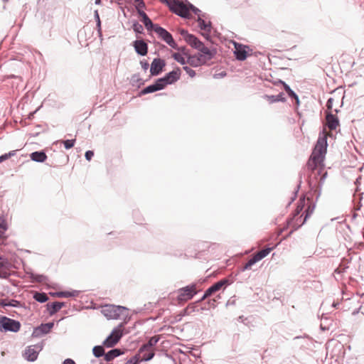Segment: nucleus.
<instances>
[{"mask_svg":"<svg viewBox=\"0 0 364 364\" xmlns=\"http://www.w3.org/2000/svg\"><path fill=\"white\" fill-rule=\"evenodd\" d=\"M264 97L267 100V101L269 102V103H274V102H285L286 101V97H284V95L283 92H280L279 93L278 95H265L264 96Z\"/></svg>","mask_w":364,"mask_h":364,"instance_id":"obj_26","label":"nucleus"},{"mask_svg":"<svg viewBox=\"0 0 364 364\" xmlns=\"http://www.w3.org/2000/svg\"><path fill=\"white\" fill-rule=\"evenodd\" d=\"M16 154V150H13L9 151V153L4 154L0 156V163L9 159L10 157L15 156Z\"/></svg>","mask_w":364,"mask_h":364,"instance_id":"obj_41","label":"nucleus"},{"mask_svg":"<svg viewBox=\"0 0 364 364\" xmlns=\"http://www.w3.org/2000/svg\"><path fill=\"white\" fill-rule=\"evenodd\" d=\"M147 30L149 31H154L166 43L168 41L171 37V34L168 32L165 28L159 26V24H144Z\"/></svg>","mask_w":364,"mask_h":364,"instance_id":"obj_12","label":"nucleus"},{"mask_svg":"<svg viewBox=\"0 0 364 364\" xmlns=\"http://www.w3.org/2000/svg\"><path fill=\"white\" fill-rule=\"evenodd\" d=\"M122 354V351L119 348H114L109 350L107 353L105 354L104 358L107 362H110L114 360L115 358L121 355Z\"/></svg>","mask_w":364,"mask_h":364,"instance_id":"obj_25","label":"nucleus"},{"mask_svg":"<svg viewBox=\"0 0 364 364\" xmlns=\"http://www.w3.org/2000/svg\"><path fill=\"white\" fill-rule=\"evenodd\" d=\"M183 69L186 72V73L191 77H193L196 76V71L193 69H191L188 66H183Z\"/></svg>","mask_w":364,"mask_h":364,"instance_id":"obj_47","label":"nucleus"},{"mask_svg":"<svg viewBox=\"0 0 364 364\" xmlns=\"http://www.w3.org/2000/svg\"><path fill=\"white\" fill-rule=\"evenodd\" d=\"M203 62L200 57L198 55H188V60H186V63H188L192 67H198Z\"/></svg>","mask_w":364,"mask_h":364,"instance_id":"obj_29","label":"nucleus"},{"mask_svg":"<svg viewBox=\"0 0 364 364\" xmlns=\"http://www.w3.org/2000/svg\"><path fill=\"white\" fill-rule=\"evenodd\" d=\"M308 183H309V191L308 194L310 196L307 197V201H308L309 204H308L307 208L305 210V216H304V219L302 220V222L301 224H298L296 225H295L294 230H291L289 232V236L291 234H292L293 232L298 230L301 225H303L306 222L307 219L311 215V214L313 213V212L315 209L316 204L314 202L312 201V198H311V197L313 198L315 196L316 201L318 200V199H316V196L318 194V191L319 190L318 183H314L313 180L311 178H310Z\"/></svg>","mask_w":364,"mask_h":364,"instance_id":"obj_3","label":"nucleus"},{"mask_svg":"<svg viewBox=\"0 0 364 364\" xmlns=\"http://www.w3.org/2000/svg\"><path fill=\"white\" fill-rule=\"evenodd\" d=\"M21 328V323L18 321L8 318L4 316H0V331L14 333L18 332Z\"/></svg>","mask_w":364,"mask_h":364,"instance_id":"obj_7","label":"nucleus"},{"mask_svg":"<svg viewBox=\"0 0 364 364\" xmlns=\"http://www.w3.org/2000/svg\"><path fill=\"white\" fill-rule=\"evenodd\" d=\"M94 156V152L92 151L88 150L85 154V157L87 161H90Z\"/></svg>","mask_w":364,"mask_h":364,"instance_id":"obj_55","label":"nucleus"},{"mask_svg":"<svg viewBox=\"0 0 364 364\" xmlns=\"http://www.w3.org/2000/svg\"><path fill=\"white\" fill-rule=\"evenodd\" d=\"M166 66V61L164 59L156 58H154L151 64L150 73L152 76L160 75L164 68Z\"/></svg>","mask_w":364,"mask_h":364,"instance_id":"obj_14","label":"nucleus"},{"mask_svg":"<svg viewBox=\"0 0 364 364\" xmlns=\"http://www.w3.org/2000/svg\"><path fill=\"white\" fill-rule=\"evenodd\" d=\"M198 50L200 51L198 55L203 63H205L208 60H210L216 54L215 49H210L209 48L205 46L203 43Z\"/></svg>","mask_w":364,"mask_h":364,"instance_id":"obj_17","label":"nucleus"},{"mask_svg":"<svg viewBox=\"0 0 364 364\" xmlns=\"http://www.w3.org/2000/svg\"><path fill=\"white\" fill-rule=\"evenodd\" d=\"M161 338L160 335L154 336L151 337L146 343L143 344L139 349L138 353L139 354L149 350L152 347L156 345Z\"/></svg>","mask_w":364,"mask_h":364,"instance_id":"obj_21","label":"nucleus"},{"mask_svg":"<svg viewBox=\"0 0 364 364\" xmlns=\"http://www.w3.org/2000/svg\"><path fill=\"white\" fill-rule=\"evenodd\" d=\"M187 308H190L188 309V314L189 315L193 313V312H195L196 311H198V309H197V303H191L190 304H188L187 306Z\"/></svg>","mask_w":364,"mask_h":364,"instance_id":"obj_49","label":"nucleus"},{"mask_svg":"<svg viewBox=\"0 0 364 364\" xmlns=\"http://www.w3.org/2000/svg\"><path fill=\"white\" fill-rule=\"evenodd\" d=\"M132 25H133V29L136 33H142V31L144 30L143 24H132Z\"/></svg>","mask_w":364,"mask_h":364,"instance_id":"obj_50","label":"nucleus"},{"mask_svg":"<svg viewBox=\"0 0 364 364\" xmlns=\"http://www.w3.org/2000/svg\"><path fill=\"white\" fill-rule=\"evenodd\" d=\"M327 134L326 131L323 129L322 132L319 133L314 150L311 157L312 164L309 163V166L311 167L313 173L315 175L314 177L317 178L318 176H320L318 179L319 190L318 191L316 199H318V198L321 196V188L327 176V172L323 171V167H321L319 168H317L318 166L320 164H322V166H323V163L327 151Z\"/></svg>","mask_w":364,"mask_h":364,"instance_id":"obj_1","label":"nucleus"},{"mask_svg":"<svg viewBox=\"0 0 364 364\" xmlns=\"http://www.w3.org/2000/svg\"><path fill=\"white\" fill-rule=\"evenodd\" d=\"M141 363L140 354L138 353L131 357L124 364H139Z\"/></svg>","mask_w":364,"mask_h":364,"instance_id":"obj_37","label":"nucleus"},{"mask_svg":"<svg viewBox=\"0 0 364 364\" xmlns=\"http://www.w3.org/2000/svg\"><path fill=\"white\" fill-rule=\"evenodd\" d=\"M154 85L155 87H156V89L157 91L164 89L166 85H168L167 82H166L164 77H160V78H158L157 80H156L155 82H154Z\"/></svg>","mask_w":364,"mask_h":364,"instance_id":"obj_34","label":"nucleus"},{"mask_svg":"<svg viewBox=\"0 0 364 364\" xmlns=\"http://www.w3.org/2000/svg\"><path fill=\"white\" fill-rule=\"evenodd\" d=\"M218 283H220V284L219 286H220V287L221 289L223 287H228V285L231 284L232 282L230 281L227 278H224V279H222L219 280L218 282Z\"/></svg>","mask_w":364,"mask_h":364,"instance_id":"obj_46","label":"nucleus"},{"mask_svg":"<svg viewBox=\"0 0 364 364\" xmlns=\"http://www.w3.org/2000/svg\"><path fill=\"white\" fill-rule=\"evenodd\" d=\"M65 306V302L54 301L52 303L47 304V309L50 316L56 314L61 308Z\"/></svg>","mask_w":364,"mask_h":364,"instance_id":"obj_23","label":"nucleus"},{"mask_svg":"<svg viewBox=\"0 0 364 364\" xmlns=\"http://www.w3.org/2000/svg\"><path fill=\"white\" fill-rule=\"evenodd\" d=\"M334 99L333 97H330L326 102V111H332L333 108V103Z\"/></svg>","mask_w":364,"mask_h":364,"instance_id":"obj_52","label":"nucleus"},{"mask_svg":"<svg viewBox=\"0 0 364 364\" xmlns=\"http://www.w3.org/2000/svg\"><path fill=\"white\" fill-rule=\"evenodd\" d=\"M176 50H178V51L183 53V54L185 55H187V56L188 55V53L186 52V48L184 46H183V47H178V48Z\"/></svg>","mask_w":364,"mask_h":364,"instance_id":"obj_62","label":"nucleus"},{"mask_svg":"<svg viewBox=\"0 0 364 364\" xmlns=\"http://www.w3.org/2000/svg\"><path fill=\"white\" fill-rule=\"evenodd\" d=\"M301 178H302V175H301V173H299V183H298V185L296 186V190L294 192V196L291 197V200L289 201V203L288 204L289 205L296 199V198L297 196V193H298V192L299 191V188H300L301 184Z\"/></svg>","mask_w":364,"mask_h":364,"instance_id":"obj_39","label":"nucleus"},{"mask_svg":"<svg viewBox=\"0 0 364 364\" xmlns=\"http://www.w3.org/2000/svg\"><path fill=\"white\" fill-rule=\"evenodd\" d=\"M326 126L330 130H335L339 126L338 118L333 114V111H326Z\"/></svg>","mask_w":364,"mask_h":364,"instance_id":"obj_18","label":"nucleus"},{"mask_svg":"<svg viewBox=\"0 0 364 364\" xmlns=\"http://www.w3.org/2000/svg\"><path fill=\"white\" fill-rule=\"evenodd\" d=\"M274 85L281 84L283 85L284 90L287 92L289 97L291 99L295 100L296 105H299V98L298 95L295 93L294 90L291 89V87L284 81L281 80H278L277 82L274 83Z\"/></svg>","mask_w":364,"mask_h":364,"instance_id":"obj_22","label":"nucleus"},{"mask_svg":"<svg viewBox=\"0 0 364 364\" xmlns=\"http://www.w3.org/2000/svg\"><path fill=\"white\" fill-rule=\"evenodd\" d=\"M102 24H85L82 29L78 32V36L80 38H85V41L92 42L97 38L100 41L102 38Z\"/></svg>","mask_w":364,"mask_h":364,"instance_id":"obj_5","label":"nucleus"},{"mask_svg":"<svg viewBox=\"0 0 364 364\" xmlns=\"http://www.w3.org/2000/svg\"><path fill=\"white\" fill-rule=\"evenodd\" d=\"M33 299L40 303H45L49 299L48 295L46 293L38 291L35 292Z\"/></svg>","mask_w":364,"mask_h":364,"instance_id":"obj_31","label":"nucleus"},{"mask_svg":"<svg viewBox=\"0 0 364 364\" xmlns=\"http://www.w3.org/2000/svg\"><path fill=\"white\" fill-rule=\"evenodd\" d=\"M305 205H306V196H303L300 198L299 203L297 205V207H296V210H294L293 217L291 218V223H293V221L295 220L296 217L299 216L300 213L304 209Z\"/></svg>","mask_w":364,"mask_h":364,"instance_id":"obj_27","label":"nucleus"},{"mask_svg":"<svg viewBox=\"0 0 364 364\" xmlns=\"http://www.w3.org/2000/svg\"><path fill=\"white\" fill-rule=\"evenodd\" d=\"M123 326L121 323L117 328L113 329L112 333L106 338L102 344L107 348H112L114 346L122 337V331L120 329Z\"/></svg>","mask_w":364,"mask_h":364,"instance_id":"obj_9","label":"nucleus"},{"mask_svg":"<svg viewBox=\"0 0 364 364\" xmlns=\"http://www.w3.org/2000/svg\"><path fill=\"white\" fill-rule=\"evenodd\" d=\"M272 247L263 248L262 250L255 253L254 255L259 262L263 258H264L266 256H267L269 254V252L272 250Z\"/></svg>","mask_w":364,"mask_h":364,"instance_id":"obj_30","label":"nucleus"},{"mask_svg":"<svg viewBox=\"0 0 364 364\" xmlns=\"http://www.w3.org/2000/svg\"><path fill=\"white\" fill-rule=\"evenodd\" d=\"M32 278L38 282H43L48 279L47 277L43 274L33 275Z\"/></svg>","mask_w":364,"mask_h":364,"instance_id":"obj_43","label":"nucleus"},{"mask_svg":"<svg viewBox=\"0 0 364 364\" xmlns=\"http://www.w3.org/2000/svg\"><path fill=\"white\" fill-rule=\"evenodd\" d=\"M132 82L134 83H137L139 85V87L141 85L144 84V81L139 77V75H134L132 77Z\"/></svg>","mask_w":364,"mask_h":364,"instance_id":"obj_44","label":"nucleus"},{"mask_svg":"<svg viewBox=\"0 0 364 364\" xmlns=\"http://www.w3.org/2000/svg\"><path fill=\"white\" fill-rule=\"evenodd\" d=\"M258 262V260L257 259V258L255 257V255H253L252 256V257L247 261V263L250 265H254L255 263H257Z\"/></svg>","mask_w":364,"mask_h":364,"instance_id":"obj_57","label":"nucleus"},{"mask_svg":"<svg viewBox=\"0 0 364 364\" xmlns=\"http://www.w3.org/2000/svg\"><path fill=\"white\" fill-rule=\"evenodd\" d=\"M8 226L5 220L2 219L0 220V233L4 234L7 230Z\"/></svg>","mask_w":364,"mask_h":364,"instance_id":"obj_45","label":"nucleus"},{"mask_svg":"<svg viewBox=\"0 0 364 364\" xmlns=\"http://www.w3.org/2000/svg\"><path fill=\"white\" fill-rule=\"evenodd\" d=\"M9 306L18 308L21 306V304L19 301H17L16 299H6V307Z\"/></svg>","mask_w":364,"mask_h":364,"instance_id":"obj_38","label":"nucleus"},{"mask_svg":"<svg viewBox=\"0 0 364 364\" xmlns=\"http://www.w3.org/2000/svg\"><path fill=\"white\" fill-rule=\"evenodd\" d=\"M62 364H76L75 362L71 358H66Z\"/></svg>","mask_w":364,"mask_h":364,"instance_id":"obj_60","label":"nucleus"},{"mask_svg":"<svg viewBox=\"0 0 364 364\" xmlns=\"http://www.w3.org/2000/svg\"><path fill=\"white\" fill-rule=\"evenodd\" d=\"M166 43L173 49L176 50L178 48V45L173 40V37H171L168 41H167Z\"/></svg>","mask_w":364,"mask_h":364,"instance_id":"obj_53","label":"nucleus"},{"mask_svg":"<svg viewBox=\"0 0 364 364\" xmlns=\"http://www.w3.org/2000/svg\"><path fill=\"white\" fill-rule=\"evenodd\" d=\"M220 283L215 282L213 285H211L209 288L205 290V296H210L216 291L220 289Z\"/></svg>","mask_w":364,"mask_h":364,"instance_id":"obj_32","label":"nucleus"},{"mask_svg":"<svg viewBox=\"0 0 364 364\" xmlns=\"http://www.w3.org/2000/svg\"><path fill=\"white\" fill-rule=\"evenodd\" d=\"M234 55L237 60L243 61L247 58V52L252 50L248 46L234 43Z\"/></svg>","mask_w":364,"mask_h":364,"instance_id":"obj_11","label":"nucleus"},{"mask_svg":"<svg viewBox=\"0 0 364 364\" xmlns=\"http://www.w3.org/2000/svg\"><path fill=\"white\" fill-rule=\"evenodd\" d=\"M126 311L127 309L122 306L107 304L102 306L101 312L107 319H117Z\"/></svg>","mask_w":364,"mask_h":364,"instance_id":"obj_6","label":"nucleus"},{"mask_svg":"<svg viewBox=\"0 0 364 364\" xmlns=\"http://www.w3.org/2000/svg\"><path fill=\"white\" fill-rule=\"evenodd\" d=\"M308 183H309V191L308 194L310 196L307 197V201H308L309 204H308L307 208L305 210V216H304V219L302 220V222L301 224H298L296 225H295L294 230H291L289 232V236L291 234H292L293 232L298 230L301 225H303L306 222L307 219L311 215V214L313 213V212L315 209L316 204L314 202L312 201V198H311V197L313 198L315 196L316 201L318 200V199H316V196L318 194V191L319 190L318 183H314L313 180L311 178H310Z\"/></svg>","mask_w":364,"mask_h":364,"instance_id":"obj_4","label":"nucleus"},{"mask_svg":"<svg viewBox=\"0 0 364 364\" xmlns=\"http://www.w3.org/2000/svg\"><path fill=\"white\" fill-rule=\"evenodd\" d=\"M301 217L302 216H300V217L297 216V217H296V218L293 221V223H291V219L289 220V223L290 225L292 226V230H294L295 225H296L298 224H301V222H302Z\"/></svg>","mask_w":364,"mask_h":364,"instance_id":"obj_48","label":"nucleus"},{"mask_svg":"<svg viewBox=\"0 0 364 364\" xmlns=\"http://www.w3.org/2000/svg\"><path fill=\"white\" fill-rule=\"evenodd\" d=\"M75 139H67L61 141V143L64 144L65 149H70L75 145Z\"/></svg>","mask_w":364,"mask_h":364,"instance_id":"obj_42","label":"nucleus"},{"mask_svg":"<svg viewBox=\"0 0 364 364\" xmlns=\"http://www.w3.org/2000/svg\"><path fill=\"white\" fill-rule=\"evenodd\" d=\"M181 34L185 41L195 49L198 50L203 43L196 36L188 33L187 31L181 30Z\"/></svg>","mask_w":364,"mask_h":364,"instance_id":"obj_13","label":"nucleus"},{"mask_svg":"<svg viewBox=\"0 0 364 364\" xmlns=\"http://www.w3.org/2000/svg\"><path fill=\"white\" fill-rule=\"evenodd\" d=\"M197 294L196 284H191L178 289L177 299L179 302L187 301Z\"/></svg>","mask_w":364,"mask_h":364,"instance_id":"obj_8","label":"nucleus"},{"mask_svg":"<svg viewBox=\"0 0 364 364\" xmlns=\"http://www.w3.org/2000/svg\"><path fill=\"white\" fill-rule=\"evenodd\" d=\"M141 15H142L143 18H144V23H152L151 21V20L148 18V16H146V14L145 13H142Z\"/></svg>","mask_w":364,"mask_h":364,"instance_id":"obj_61","label":"nucleus"},{"mask_svg":"<svg viewBox=\"0 0 364 364\" xmlns=\"http://www.w3.org/2000/svg\"><path fill=\"white\" fill-rule=\"evenodd\" d=\"M79 291H57L55 293L51 294L52 296H58L60 298H68L71 296H78Z\"/></svg>","mask_w":364,"mask_h":364,"instance_id":"obj_28","label":"nucleus"},{"mask_svg":"<svg viewBox=\"0 0 364 364\" xmlns=\"http://www.w3.org/2000/svg\"><path fill=\"white\" fill-rule=\"evenodd\" d=\"M140 64L141 65L142 69L144 70H146L149 67V63L145 60H141Z\"/></svg>","mask_w":364,"mask_h":364,"instance_id":"obj_56","label":"nucleus"},{"mask_svg":"<svg viewBox=\"0 0 364 364\" xmlns=\"http://www.w3.org/2000/svg\"><path fill=\"white\" fill-rule=\"evenodd\" d=\"M189 309L190 308L186 307L185 309H183V311H181V314L182 316H188V315H189V314H188V309Z\"/></svg>","mask_w":364,"mask_h":364,"instance_id":"obj_64","label":"nucleus"},{"mask_svg":"<svg viewBox=\"0 0 364 364\" xmlns=\"http://www.w3.org/2000/svg\"><path fill=\"white\" fill-rule=\"evenodd\" d=\"M10 276V273L5 269H0V278L1 279H8Z\"/></svg>","mask_w":364,"mask_h":364,"instance_id":"obj_54","label":"nucleus"},{"mask_svg":"<svg viewBox=\"0 0 364 364\" xmlns=\"http://www.w3.org/2000/svg\"><path fill=\"white\" fill-rule=\"evenodd\" d=\"M181 75V70L180 68L177 67L175 70L168 73L163 77L165 80L167 85H171L177 82Z\"/></svg>","mask_w":364,"mask_h":364,"instance_id":"obj_19","label":"nucleus"},{"mask_svg":"<svg viewBox=\"0 0 364 364\" xmlns=\"http://www.w3.org/2000/svg\"><path fill=\"white\" fill-rule=\"evenodd\" d=\"M0 306L6 308V299H0Z\"/></svg>","mask_w":364,"mask_h":364,"instance_id":"obj_63","label":"nucleus"},{"mask_svg":"<svg viewBox=\"0 0 364 364\" xmlns=\"http://www.w3.org/2000/svg\"><path fill=\"white\" fill-rule=\"evenodd\" d=\"M172 57L173 58L177 61L178 63H179L181 65H185L186 63V60L184 59L183 57H182V55L178 53H174L173 55H172Z\"/></svg>","mask_w":364,"mask_h":364,"instance_id":"obj_40","label":"nucleus"},{"mask_svg":"<svg viewBox=\"0 0 364 364\" xmlns=\"http://www.w3.org/2000/svg\"><path fill=\"white\" fill-rule=\"evenodd\" d=\"M202 36L207 40L211 36L219 37L220 33L213 27V24H198Z\"/></svg>","mask_w":364,"mask_h":364,"instance_id":"obj_15","label":"nucleus"},{"mask_svg":"<svg viewBox=\"0 0 364 364\" xmlns=\"http://www.w3.org/2000/svg\"><path fill=\"white\" fill-rule=\"evenodd\" d=\"M136 53L141 56H144L148 53V45L144 40H136L133 43Z\"/></svg>","mask_w":364,"mask_h":364,"instance_id":"obj_20","label":"nucleus"},{"mask_svg":"<svg viewBox=\"0 0 364 364\" xmlns=\"http://www.w3.org/2000/svg\"><path fill=\"white\" fill-rule=\"evenodd\" d=\"M42 343H37L34 346H28L25 350V358L30 362H33L38 358L39 352L43 349Z\"/></svg>","mask_w":364,"mask_h":364,"instance_id":"obj_10","label":"nucleus"},{"mask_svg":"<svg viewBox=\"0 0 364 364\" xmlns=\"http://www.w3.org/2000/svg\"><path fill=\"white\" fill-rule=\"evenodd\" d=\"M156 87H155L154 83L152 85H150L146 87H144V89H142L139 93V96H142V95H145L146 94H149V93H153L154 92H156Z\"/></svg>","mask_w":364,"mask_h":364,"instance_id":"obj_35","label":"nucleus"},{"mask_svg":"<svg viewBox=\"0 0 364 364\" xmlns=\"http://www.w3.org/2000/svg\"><path fill=\"white\" fill-rule=\"evenodd\" d=\"M54 323L48 322L46 323H41L40 326L34 328L32 336L33 337H40L43 335L48 333L50 330L53 328Z\"/></svg>","mask_w":364,"mask_h":364,"instance_id":"obj_16","label":"nucleus"},{"mask_svg":"<svg viewBox=\"0 0 364 364\" xmlns=\"http://www.w3.org/2000/svg\"><path fill=\"white\" fill-rule=\"evenodd\" d=\"M92 353L96 358H100L105 356V349L103 346H95L92 348Z\"/></svg>","mask_w":364,"mask_h":364,"instance_id":"obj_33","label":"nucleus"},{"mask_svg":"<svg viewBox=\"0 0 364 364\" xmlns=\"http://www.w3.org/2000/svg\"><path fill=\"white\" fill-rule=\"evenodd\" d=\"M252 265L249 264L247 262L240 268V272H245L251 268Z\"/></svg>","mask_w":364,"mask_h":364,"instance_id":"obj_58","label":"nucleus"},{"mask_svg":"<svg viewBox=\"0 0 364 364\" xmlns=\"http://www.w3.org/2000/svg\"><path fill=\"white\" fill-rule=\"evenodd\" d=\"M142 357H140L141 362V361H149L151 360L155 355V353L153 350H148L142 353Z\"/></svg>","mask_w":364,"mask_h":364,"instance_id":"obj_36","label":"nucleus"},{"mask_svg":"<svg viewBox=\"0 0 364 364\" xmlns=\"http://www.w3.org/2000/svg\"><path fill=\"white\" fill-rule=\"evenodd\" d=\"M30 158L33 161L42 163L47 159V155L44 151H36L30 154Z\"/></svg>","mask_w":364,"mask_h":364,"instance_id":"obj_24","label":"nucleus"},{"mask_svg":"<svg viewBox=\"0 0 364 364\" xmlns=\"http://www.w3.org/2000/svg\"><path fill=\"white\" fill-rule=\"evenodd\" d=\"M162 3L166 4L170 9L176 14L187 18L195 19L198 23H205L203 18L204 15L201 11L193 6L192 4H186L180 0H160Z\"/></svg>","mask_w":364,"mask_h":364,"instance_id":"obj_2","label":"nucleus"},{"mask_svg":"<svg viewBox=\"0 0 364 364\" xmlns=\"http://www.w3.org/2000/svg\"><path fill=\"white\" fill-rule=\"evenodd\" d=\"M252 265L249 264L247 262L240 268V272H245L251 268Z\"/></svg>","mask_w":364,"mask_h":364,"instance_id":"obj_59","label":"nucleus"},{"mask_svg":"<svg viewBox=\"0 0 364 364\" xmlns=\"http://www.w3.org/2000/svg\"><path fill=\"white\" fill-rule=\"evenodd\" d=\"M10 266L9 262L7 260L0 261V269L8 270Z\"/></svg>","mask_w":364,"mask_h":364,"instance_id":"obj_51","label":"nucleus"}]
</instances>
